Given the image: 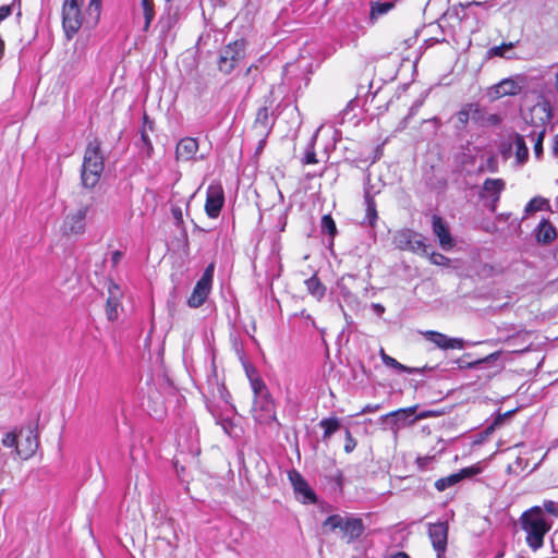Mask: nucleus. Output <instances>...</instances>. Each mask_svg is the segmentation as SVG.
Masks as SVG:
<instances>
[{
    "label": "nucleus",
    "mask_w": 558,
    "mask_h": 558,
    "mask_svg": "<svg viewBox=\"0 0 558 558\" xmlns=\"http://www.w3.org/2000/svg\"><path fill=\"white\" fill-rule=\"evenodd\" d=\"M416 408L417 407L414 405V407H410V408H405V409H399V410L390 412L389 414H386L383 417L386 418V417L391 416V417H396L398 421H400V420L405 421L415 413Z\"/></svg>",
    "instance_id": "c9c22d12"
},
{
    "label": "nucleus",
    "mask_w": 558,
    "mask_h": 558,
    "mask_svg": "<svg viewBox=\"0 0 558 558\" xmlns=\"http://www.w3.org/2000/svg\"><path fill=\"white\" fill-rule=\"evenodd\" d=\"M19 433L10 432L2 438V445L7 448L14 447L16 449Z\"/></svg>",
    "instance_id": "ea45409f"
},
{
    "label": "nucleus",
    "mask_w": 558,
    "mask_h": 558,
    "mask_svg": "<svg viewBox=\"0 0 558 558\" xmlns=\"http://www.w3.org/2000/svg\"><path fill=\"white\" fill-rule=\"evenodd\" d=\"M244 43L242 40H234L226 46L218 60L219 70L229 74L241 61Z\"/></svg>",
    "instance_id": "1a4fd4ad"
},
{
    "label": "nucleus",
    "mask_w": 558,
    "mask_h": 558,
    "mask_svg": "<svg viewBox=\"0 0 558 558\" xmlns=\"http://www.w3.org/2000/svg\"><path fill=\"white\" fill-rule=\"evenodd\" d=\"M12 14V4L0 7V23Z\"/></svg>",
    "instance_id": "09e8293b"
},
{
    "label": "nucleus",
    "mask_w": 558,
    "mask_h": 558,
    "mask_svg": "<svg viewBox=\"0 0 558 558\" xmlns=\"http://www.w3.org/2000/svg\"><path fill=\"white\" fill-rule=\"evenodd\" d=\"M488 169L492 172H496L497 171V160L495 159V157H490L488 159Z\"/></svg>",
    "instance_id": "4d7b16f0"
},
{
    "label": "nucleus",
    "mask_w": 558,
    "mask_h": 558,
    "mask_svg": "<svg viewBox=\"0 0 558 558\" xmlns=\"http://www.w3.org/2000/svg\"><path fill=\"white\" fill-rule=\"evenodd\" d=\"M304 283L307 292L316 300L320 301L325 296L326 287L323 284V282L316 275L306 279Z\"/></svg>",
    "instance_id": "bb28decb"
},
{
    "label": "nucleus",
    "mask_w": 558,
    "mask_h": 558,
    "mask_svg": "<svg viewBox=\"0 0 558 558\" xmlns=\"http://www.w3.org/2000/svg\"><path fill=\"white\" fill-rule=\"evenodd\" d=\"M84 0H64L62 4V27L66 39H72L83 23L82 5Z\"/></svg>",
    "instance_id": "39448f33"
},
{
    "label": "nucleus",
    "mask_w": 558,
    "mask_h": 558,
    "mask_svg": "<svg viewBox=\"0 0 558 558\" xmlns=\"http://www.w3.org/2000/svg\"><path fill=\"white\" fill-rule=\"evenodd\" d=\"M430 262L434 265H438V266H449V264H450V259L440 253H433L430 256Z\"/></svg>",
    "instance_id": "37998d69"
},
{
    "label": "nucleus",
    "mask_w": 558,
    "mask_h": 558,
    "mask_svg": "<svg viewBox=\"0 0 558 558\" xmlns=\"http://www.w3.org/2000/svg\"><path fill=\"white\" fill-rule=\"evenodd\" d=\"M495 97L514 96L521 92L519 83L512 78H504L493 87Z\"/></svg>",
    "instance_id": "4be33fe9"
},
{
    "label": "nucleus",
    "mask_w": 558,
    "mask_h": 558,
    "mask_svg": "<svg viewBox=\"0 0 558 558\" xmlns=\"http://www.w3.org/2000/svg\"><path fill=\"white\" fill-rule=\"evenodd\" d=\"M472 120L481 126L499 125L501 123V118L499 114L486 113L480 109L478 105L475 107V112L472 114Z\"/></svg>",
    "instance_id": "393cba45"
},
{
    "label": "nucleus",
    "mask_w": 558,
    "mask_h": 558,
    "mask_svg": "<svg viewBox=\"0 0 558 558\" xmlns=\"http://www.w3.org/2000/svg\"><path fill=\"white\" fill-rule=\"evenodd\" d=\"M393 8V2L385 1V2H373L371 7V21L376 20L378 16L388 13Z\"/></svg>",
    "instance_id": "473e14b6"
},
{
    "label": "nucleus",
    "mask_w": 558,
    "mask_h": 558,
    "mask_svg": "<svg viewBox=\"0 0 558 558\" xmlns=\"http://www.w3.org/2000/svg\"><path fill=\"white\" fill-rule=\"evenodd\" d=\"M482 472V468L477 464L463 468L458 473L450 474L446 477H441L435 482V488L438 492H444L447 488L458 484L464 478H471Z\"/></svg>",
    "instance_id": "f3484780"
},
{
    "label": "nucleus",
    "mask_w": 558,
    "mask_h": 558,
    "mask_svg": "<svg viewBox=\"0 0 558 558\" xmlns=\"http://www.w3.org/2000/svg\"><path fill=\"white\" fill-rule=\"evenodd\" d=\"M506 183L502 179H486L483 183L480 197L487 199L486 206L490 211H495L500 199V194L505 190Z\"/></svg>",
    "instance_id": "ddd939ff"
},
{
    "label": "nucleus",
    "mask_w": 558,
    "mask_h": 558,
    "mask_svg": "<svg viewBox=\"0 0 558 558\" xmlns=\"http://www.w3.org/2000/svg\"><path fill=\"white\" fill-rule=\"evenodd\" d=\"M319 426L324 428L323 440L327 441L340 428V420L338 417H327L319 422Z\"/></svg>",
    "instance_id": "cd10ccee"
},
{
    "label": "nucleus",
    "mask_w": 558,
    "mask_h": 558,
    "mask_svg": "<svg viewBox=\"0 0 558 558\" xmlns=\"http://www.w3.org/2000/svg\"><path fill=\"white\" fill-rule=\"evenodd\" d=\"M214 264H209L204 270L201 279L196 282L192 294L187 299V304L190 307H199L202 306L208 298V294L211 289L213 278H214Z\"/></svg>",
    "instance_id": "6e6552de"
},
{
    "label": "nucleus",
    "mask_w": 558,
    "mask_h": 558,
    "mask_svg": "<svg viewBox=\"0 0 558 558\" xmlns=\"http://www.w3.org/2000/svg\"><path fill=\"white\" fill-rule=\"evenodd\" d=\"M225 204L223 190L220 185L211 184L207 189L205 211L209 218H217Z\"/></svg>",
    "instance_id": "dca6fc26"
},
{
    "label": "nucleus",
    "mask_w": 558,
    "mask_h": 558,
    "mask_svg": "<svg viewBox=\"0 0 558 558\" xmlns=\"http://www.w3.org/2000/svg\"><path fill=\"white\" fill-rule=\"evenodd\" d=\"M364 202L366 206L364 222H366L371 227H374L378 219V215L374 195L372 194L371 190L367 186H365L364 189Z\"/></svg>",
    "instance_id": "5701e85b"
},
{
    "label": "nucleus",
    "mask_w": 558,
    "mask_h": 558,
    "mask_svg": "<svg viewBox=\"0 0 558 558\" xmlns=\"http://www.w3.org/2000/svg\"><path fill=\"white\" fill-rule=\"evenodd\" d=\"M246 377L250 380L253 392L252 415L259 423L275 421V405L267 386L258 376L257 371L246 363Z\"/></svg>",
    "instance_id": "f257e3e1"
},
{
    "label": "nucleus",
    "mask_w": 558,
    "mask_h": 558,
    "mask_svg": "<svg viewBox=\"0 0 558 558\" xmlns=\"http://www.w3.org/2000/svg\"><path fill=\"white\" fill-rule=\"evenodd\" d=\"M432 415V412H424L417 415V418H425Z\"/></svg>",
    "instance_id": "69168bd1"
},
{
    "label": "nucleus",
    "mask_w": 558,
    "mask_h": 558,
    "mask_svg": "<svg viewBox=\"0 0 558 558\" xmlns=\"http://www.w3.org/2000/svg\"><path fill=\"white\" fill-rule=\"evenodd\" d=\"M389 558H410V556L404 551H399L397 554L391 555Z\"/></svg>",
    "instance_id": "13d9d810"
},
{
    "label": "nucleus",
    "mask_w": 558,
    "mask_h": 558,
    "mask_svg": "<svg viewBox=\"0 0 558 558\" xmlns=\"http://www.w3.org/2000/svg\"><path fill=\"white\" fill-rule=\"evenodd\" d=\"M253 68L257 69L256 66L251 65L250 68L246 69V74H248Z\"/></svg>",
    "instance_id": "338daca9"
},
{
    "label": "nucleus",
    "mask_w": 558,
    "mask_h": 558,
    "mask_svg": "<svg viewBox=\"0 0 558 558\" xmlns=\"http://www.w3.org/2000/svg\"><path fill=\"white\" fill-rule=\"evenodd\" d=\"M513 48V44L512 43H509V44H502L500 46H495L493 47L490 50H489V53L492 56H497V57H505V52L507 50H511Z\"/></svg>",
    "instance_id": "79ce46f5"
},
{
    "label": "nucleus",
    "mask_w": 558,
    "mask_h": 558,
    "mask_svg": "<svg viewBox=\"0 0 558 558\" xmlns=\"http://www.w3.org/2000/svg\"><path fill=\"white\" fill-rule=\"evenodd\" d=\"M101 0H90L89 5H95L97 10L100 8Z\"/></svg>",
    "instance_id": "680f3d73"
},
{
    "label": "nucleus",
    "mask_w": 558,
    "mask_h": 558,
    "mask_svg": "<svg viewBox=\"0 0 558 558\" xmlns=\"http://www.w3.org/2000/svg\"><path fill=\"white\" fill-rule=\"evenodd\" d=\"M428 536L432 545L437 553V557L440 558L447 549L448 541V523L437 522L428 524Z\"/></svg>",
    "instance_id": "2eb2a0df"
},
{
    "label": "nucleus",
    "mask_w": 558,
    "mask_h": 558,
    "mask_svg": "<svg viewBox=\"0 0 558 558\" xmlns=\"http://www.w3.org/2000/svg\"><path fill=\"white\" fill-rule=\"evenodd\" d=\"M270 128L271 119L269 114V108L267 106H262L256 112L252 132L255 133L256 137H268Z\"/></svg>",
    "instance_id": "412c9836"
},
{
    "label": "nucleus",
    "mask_w": 558,
    "mask_h": 558,
    "mask_svg": "<svg viewBox=\"0 0 558 558\" xmlns=\"http://www.w3.org/2000/svg\"><path fill=\"white\" fill-rule=\"evenodd\" d=\"M422 335L426 340L433 342L437 348L442 350L464 348L465 342L461 338H450L445 333L434 330L423 331Z\"/></svg>",
    "instance_id": "6ab92c4d"
},
{
    "label": "nucleus",
    "mask_w": 558,
    "mask_h": 558,
    "mask_svg": "<svg viewBox=\"0 0 558 558\" xmlns=\"http://www.w3.org/2000/svg\"><path fill=\"white\" fill-rule=\"evenodd\" d=\"M39 447V439L36 430L31 426L26 428H21L19 430V439L16 446V454L23 459L27 460L32 458Z\"/></svg>",
    "instance_id": "9d476101"
},
{
    "label": "nucleus",
    "mask_w": 558,
    "mask_h": 558,
    "mask_svg": "<svg viewBox=\"0 0 558 558\" xmlns=\"http://www.w3.org/2000/svg\"><path fill=\"white\" fill-rule=\"evenodd\" d=\"M122 253L120 251H114L111 256L112 265L116 266L121 260Z\"/></svg>",
    "instance_id": "5fc2aeb1"
},
{
    "label": "nucleus",
    "mask_w": 558,
    "mask_h": 558,
    "mask_svg": "<svg viewBox=\"0 0 558 558\" xmlns=\"http://www.w3.org/2000/svg\"><path fill=\"white\" fill-rule=\"evenodd\" d=\"M143 122H144V125L146 129H148V131H153L154 130V123L151 121H149V118L146 113H144V117H143Z\"/></svg>",
    "instance_id": "6e6d98bb"
},
{
    "label": "nucleus",
    "mask_w": 558,
    "mask_h": 558,
    "mask_svg": "<svg viewBox=\"0 0 558 558\" xmlns=\"http://www.w3.org/2000/svg\"><path fill=\"white\" fill-rule=\"evenodd\" d=\"M171 214L178 227H182L184 225L183 213L180 206H173L171 208Z\"/></svg>",
    "instance_id": "a18cd8bd"
},
{
    "label": "nucleus",
    "mask_w": 558,
    "mask_h": 558,
    "mask_svg": "<svg viewBox=\"0 0 558 558\" xmlns=\"http://www.w3.org/2000/svg\"><path fill=\"white\" fill-rule=\"evenodd\" d=\"M362 288L363 295L366 296L368 290L372 288L369 283H365Z\"/></svg>",
    "instance_id": "052dcab7"
},
{
    "label": "nucleus",
    "mask_w": 558,
    "mask_h": 558,
    "mask_svg": "<svg viewBox=\"0 0 558 558\" xmlns=\"http://www.w3.org/2000/svg\"><path fill=\"white\" fill-rule=\"evenodd\" d=\"M535 231L537 241L544 244L550 243L557 235L556 229L545 219L538 223Z\"/></svg>",
    "instance_id": "a878e982"
},
{
    "label": "nucleus",
    "mask_w": 558,
    "mask_h": 558,
    "mask_svg": "<svg viewBox=\"0 0 558 558\" xmlns=\"http://www.w3.org/2000/svg\"><path fill=\"white\" fill-rule=\"evenodd\" d=\"M514 144L517 147L515 157L519 163H524L529 158V149L526 147L524 137L520 134L514 135Z\"/></svg>",
    "instance_id": "2f4dec72"
},
{
    "label": "nucleus",
    "mask_w": 558,
    "mask_h": 558,
    "mask_svg": "<svg viewBox=\"0 0 558 558\" xmlns=\"http://www.w3.org/2000/svg\"><path fill=\"white\" fill-rule=\"evenodd\" d=\"M475 104H468L465 105L460 111L456 113L457 119V125L456 128L458 130H464L469 120L472 119L473 112H475Z\"/></svg>",
    "instance_id": "c85d7f7f"
},
{
    "label": "nucleus",
    "mask_w": 558,
    "mask_h": 558,
    "mask_svg": "<svg viewBox=\"0 0 558 558\" xmlns=\"http://www.w3.org/2000/svg\"><path fill=\"white\" fill-rule=\"evenodd\" d=\"M4 47H5L4 41H3V39L0 37V57H2V56H3V53H4Z\"/></svg>",
    "instance_id": "e2e57ef3"
},
{
    "label": "nucleus",
    "mask_w": 558,
    "mask_h": 558,
    "mask_svg": "<svg viewBox=\"0 0 558 558\" xmlns=\"http://www.w3.org/2000/svg\"><path fill=\"white\" fill-rule=\"evenodd\" d=\"M393 245L401 251H410L416 254L426 253V244L422 234L411 229H401L392 235Z\"/></svg>",
    "instance_id": "423d86ee"
},
{
    "label": "nucleus",
    "mask_w": 558,
    "mask_h": 558,
    "mask_svg": "<svg viewBox=\"0 0 558 558\" xmlns=\"http://www.w3.org/2000/svg\"><path fill=\"white\" fill-rule=\"evenodd\" d=\"M513 414V411H508L504 414H498L497 417L493 421L490 426L487 428V432L494 430L495 428L500 427L505 420L510 417Z\"/></svg>",
    "instance_id": "a19ab883"
},
{
    "label": "nucleus",
    "mask_w": 558,
    "mask_h": 558,
    "mask_svg": "<svg viewBox=\"0 0 558 558\" xmlns=\"http://www.w3.org/2000/svg\"><path fill=\"white\" fill-rule=\"evenodd\" d=\"M379 355H380L383 363L387 367L393 368L399 373L415 374V373H422L424 369V368H417V367H409L407 365L401 364L395 357L388 355L384 349H380Z\"/></svg>",
    "instance_id": "b1692460"
},
{
    "label": "nucleus",
    "mask_w": 558,
    "mask_h": 558,
    "mask_svg": "<svg viewBox=\"0 0 558 558\" xmlns=\"http://www.w3.org/2000/svg\"><path fill=\"white\" fill-rule=\"evenodd\" d=\"M289 480L292 484L295 498L304 505H313L317 502V496L307 481L296 470L289 472Z\"/></svg>",
    "instance_id": "f8f14e48"
},
{
    "label": "nucleus",
    "mask_w": 558,
    "mask_h": 558,
    "mask_svg": "<svg viewBox=\"0 0 558 558\" xmlns=\"http://www.w3.org/2000/svg\"><path fill=\"white\" fill-rule=\"evenodd\" d=\"M380 405L379 404H367L365 405L361 412L359 414H366V413H371V412H376L377 410H379Z\"/></svg>",
    "instance_id": "8fccbe9b"
},
{
    "label": "nucleus",
    "mask_w": 558,
    "mask_h": 558,
    "mask_svg": "<svg viewBox=\"0 0 558 558\" xmlns=\"http://www.w3.org/2000/svg\"><path fill=\"white\" fill-rule=\"evenodd\" d=\"M329 474H331V477H332V481H335L336 485L338 488L341 489L342 487V471L338 468H335L333 470H331L329 472Z\"/></svg>",
    "instance_id": "49530a36"
},
{
    "label": "nucleus",
    "mask_w": 558,
    "mask_h": 558,
    "mask_svg": "<svg viewBox=\"0 0 558 558\" xmlns=\"http://www.w3.org/2000/svg\"><path fill=\"white\" fill-rule=\"evenodd\" d=\"M344 441H345L344 442V451L347 453H351L355 449V447L357 445V441L352 436V434H351L349 428H345V430H344Z\"/></svg>",
    "instance_id": "58836bf2"
},
{
    "label": "nucleus",
    "mask_w": 558,
    "mask_h": 558,
    "mask_svg": "<svg viewBox=\"0 0 558 558\" xmlns=\"http://www.w3.org/2000/svg\"><path fill=\"white\" fill-rule=\"evenodd\" d=\"M198 148V142L195 137L181 138L175 146V160L178 162H189L205 159L204 155L196 156Z\"/></svg>",
    "instance_id": "4468645a"
},
{
    "label": "nucleus",
    "mask_w": 558,
    "mask_h": 558,
    "mask_svg": "<svg viewBox=\"0 0 558 558\" xmlns=\"http://www.w3.org/2000/svg\"><path fill=\"white\" fill-rule=\"evenodd\" d=\"M141 142L146 150V157L150 158L154 151V146L145 126H143L141 130Z\"/></svg>",
    "instance_id": "4c0bfd02"
},
{
    "label": "nucleus",
    "mask_w": 558,
    "mask_h": 558,
    "mask_svg": "<svg viewBox=\"0 0 558 558\" xmlns=\"http://www.w3.org/2000/svg\"><path fill=\"white\" fill-rule=\"evenodd\" d=\"M545 135V129L539 130L538 132H532L530 136L535 141L534 143V154L537 158H541L543 154V140Z\"/></svg>",
    "instance_id": "f704fd0d"
},
{
    "label": "nucleus",
    "mask_w": 558,
    "mask_h": 558,
    "mask_svg": "<svg viewBox=\"0 0 558 558\" xmlns=\"http://www.w3.org/2000/svg\"><path fill=\"white\" fill-rule=\"evenodd\" d=\"M499 355H500V352H494V353L487 355L484 359H480V360H476V361L468 362V361H465V359L470 357L471 354L466 353V354L463 355V357L461 360H459V367L460 368H464V367H466V368H476L478 365H481L483 363H487V362L497 360Z\"/></svg>",
    "instance_id": "7c9ffc66"
},
{
    "label": "nucleus",
    "mask_w": 558,
    "mask_h": 558,
    "mask_svg": "<svg viewBox=\"0 0 558 558\" xmlns=\"http://www.w3.org/2000/svg\"><path fill=\"white\" fill-rule=\"evenodd\" d=\"M537 201L534 198L532 201H530L525 207V210L526 211H534V210H538L541 209V206L539 205H536Z\"/></svg>",
    "instance_id": "603ef678"
},
{
    "label": "nucleus",
    "mask_w": 558,
    "mask_h": 558,
    "mask_svg": "<svg viewBox=\"0 0 558 558\" xmlns=\"http://www.w3.org/2000/svg\"><path fill=\"white\" fill-rule=\"evenodd\" d=\"M320 227H322L323 232L330 235L331 239L335 238V235L337 233V227H336L335 220L332 219V217L330 215L323 216Z\"/></svg>",
    "instance_id": "72a5a7b5"
},
{
    "label": "nucleus",
    "mask_w": 558,
    "mask_h": 558,
    "mask_svg": "<svg viewBox=\"0 0 558 558\" xmlns=\"http://www.w3.org/2000/svg\"><path fill=\"white\" fill-rule=\"evenodd\" d=\"M432 227L434 234L438 238L439 244L444 250H450L454 246V240L450 234L446 221L438 215H433Z\"/></svg>",
    "instance_id": "aec40b11"
},
{
    "label": "nucleus",
    "mask_w": 558,
    "mask_h": 558,
    "mask_svg": "<svg viewBox=\"0 0 558 558\" xmlns=\"http://www.w3.org/2000/svg\"><path fill=\"white\" fill-rule=\"evenodd\" d=\"M553 154L555 157H558V134L555 136Z\"/></svg>",
    "instance_id": "bf43d9fd"
},
{
    "label": "nucleus",
    "mask_w": 558,
    "mask_h": 558,
    "mask_svg": "<svg viewBox=\"0 0 558 558\" xmlns=\"http://www.w3.org/2000/svg\"><path fill=\"white\" fill-rule=\"evenodd\" d=\"M542 509L543 512L546 511L554 517H558V505L553 500H545Z\"/></svg>",
    "instance_id": "c03bdc74"
},
{
    "label": "nucleus",
    "mask_w": 558,
    "mask_h": 558,
    "mask_svg": "<svg viewBox=\"0 0 558 558\" xmlns=\"http://www.w3.org/2000/svg\"><path fill=\"white\" fill-rule=\"evenodd\" d=\"M88 211L89 206L83 205L77 210L68 214L61 227L63 234L68 236L83 234L85 232V219Z\"/></svg>",
    "instance_id": "9b49d317"
},
{
    "label": "nucleus",
    "mask_w": 558,
    "mask_h": 558,
    "mask_svg": "<svg viewBox=\"0 0 558 558\" xmlns=\"http://www.w3.org/2000/svg\"><path fill=\"white\" fill-rule=\"evenodd\" d=\"M434 40H435L434 38H428V39L426 40V43H432V41H434Z\"/></svg>",
    "instance_id": "774afa93"
},
{
    "label": "nucleus",
    "mask_w": 558,
    "mask_h": 558,
    "mask_svg": "<svg viewBox=\"0 0 558 558\" xmlns=\"http://www.w3.org/2000/svg\"><path fill=\"white\" fill-rule=\"evenodd\" d=\"M143 15H144V27L143 31L147 32L151 25V22L155 19V2L154 0H142L141 1Z\"/></svg>",
    "instance_id": "c756f323"
},
{
    "label": "nucleus",
    "mask_w": 558,
    "mask_h": 558,
    "mask_svg": "<svg viewBox=\"0 0 558 558\" xmlns=\"http://www.w3.org/2000/svg\"><path fill=\"white\" fill-rule=\"evenodd\" d=\"M359 283L360 279L354 275H344L337 281L339 294L344 303L353 311L363 308V304L356 295V291L360 288Z\"/></svg>",
    "instance_id": "0eeeda50"
},
{
    "label": "nucleus",
    "mask_w": 558,
    "mask_h": 558,
    "mask_svg": "<svg viewBox=\"0 0 558 558\" xmlns=\"http://www.w3.org/2000/svg\"><path fill=\"white\" fill-rule=\"evenodd\" d=\"M434 457H418L416 459L417 466L421 470L428 469V466L433 463Z\"/></svg>",
    "instance_id": "de8ad7c7"
},
{
    "label": "nucleus",
    "mask_w": 558,
    "mask_h": 558,
    "mask_svg": "<svg viewBox=\"0 0 558 558\" xmlns=\"http://www.w3.org/2000/svg\"><path fill=\"white\" fill-rule=\"evenodd\" d=\"M105 167V158L101 153V143L98 138L89 141L83 157L81 181L84 187H95L101 178Z\"/></svg>",
    "instance_id": "7ed1b4c3"
},
{
    "label": "nucleus",
    "mask_w": 558,
    "mask_h": 558,
    "mask_svg": "<svg viewBox=\"0 0 558 558\" xmlns=\"http://www.w3.org/2000/svg\"><path fill=\"white\" fill-rule=\"evenodd\" d=\"M480 4H481L480 2L472 1V2H468L466 4L460 3V7L466 8V7H470V5H480Z\"/></svg>",
    "instance_id": "0e129e2a"
},
{
    "label": "nucleus",
    "mask_w": 558,
    "mask_h": 558,
    "mask_svg": "<svg viewBox=\"0 0 558 558\" xmlns=\"http://www.w3.org/2000/svg\"><path fill=\"white\" fill-rule=\"evenodd\" d=\"M316 134L311 138V142L308 143V146L305 150L304 157H303V163L311 165L316 163V153H315V141H316Z\"/></svg>",
    "instance_id": "e433bc0d"
},
{
    "label": "nucleus",
    "mask_w": 558,
    "mask_h": 558,
    "mask_svg": "<svg viewBox=\"0 0 558 558\" xmlns=\"http://www.w3.org/2000/svg\"><path fill=\"white\" fill-rule=\"evenodd\" d=\"M323 526H328L330 531L339 529L347 543L359 539L365 532L363 520L352 514H331L324 521Z\"/></svg>",
    "instance_id": "20e7f679"
},
{
    "label": "nucleus",
    "mask_w": 558,
    "mask_h": 558,
    "mask_svg": "<svg viewBox=\"0 0 558 558\" xmlns=\"http://www.w3.org/2000/svg\"><path fill=\"white\" fill-rule=\"evenodd\" d=\"M122 298L123 292L121 288L116 282L109 281L108 298L106 301V316L108 320L114 322L118 319Z\"/></svg>",
    "instance_id": "a211bd4d"
},
{
    "label": "nucleus",
    "mask_w": 558,
    "mask_h": 558,
    "mask_svg": "<svg viewBox=\"0 0 558 558\" xmlns=\"http://www.w3.org/2000/svg\"><path fill=\"white\" fill-rule=\"evenodd\" d=\"M257 138H258V144L256 147L255 156H258L263 151V149L266 145V140H267V137H257Z\"/></svg>",
    "instance_id": "3c124183"
},
{
    "label": "nucleus",
    "mask_w": 558,
    "mask_h": 558,
    "mask_svg": "<svg viewBox=\"0 0 558 558\" xmlns=\"http://www.w3.org/2000/svg\"><path fill=\"white\" fill-rule=\"evenodd\" d=\"M522 530L526 533V544L536 551L544 545V536L551 529V522L545 518L542 507L535 506L520 517Z\"/></svg>",
    "instance_id": "f03ea898"
},
{
    "label": "nucleus",
    "mask_w": 558,
    "mask_h": 558,
    "mask_svg": "<svg viewBox=\"0 0 558 558\" xmlns=\"http://www.w3.org/2000/svg\"><path fill=\"white\" fill-rule=\"evenodd\" d=\"M372 310L379 316H381L385 313V307L380 303H373Z\"/></svg>",
    "instance_id": "864d4df0"
}]
</instances>
